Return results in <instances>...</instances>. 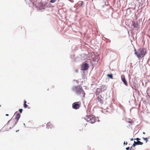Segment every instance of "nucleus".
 <instances>
[{
  "mask_svg": "<svg viewBox=\"0 0 150 150\" xmlns=\"http://www.w3.org/2000/svg\"><path fill=\"white\" fill-rule=\"evenodd\" d=\"M72 90L81 97L84 98L85 93L81 86L79 85L74 86L72 88Z\"/></svg>",
  "mask_w": 150,
  "mask_h": 150,
  "instance_id": "obj_1",
  "label": "nucleus"
},
{
  "mask_svg": "<svg viewBox=\"0 0 150 150\" xmlns=\"http://www.w3.org/2000/svg\"><path fill=\"white\" fill-rule=\"evenodd\" d=\"M136 50V49H135L134 54L139 59L144 57L146 52V50L144 48L139 49L137 51Z\"/></svg>",
  "mask_w": 150,
  "mask_h": 150,
  "instance_id": "obj_2",
  "label": "nucleus"
},
{
  "mask_svg": "<svg viewBox=\"0 0 150 150\" xmlns=\"http://www.w3.org/2000/svg\"><path fill=\"white\" fill-rule=\"evenodd\" d=\"M16 124L13 119H11L5 125V127L10 129L13 128Z\"/></svg>",
  "mask_w": 150,
  "mask_h": 150,
  "instance_id": "obj_3",
  "label": "nucleus"
},
{
  "mask_svg": "<svg viewBox=\"0 0 150 150\" xmlns=\"http://www.w3.org/2000/svg\"><path fill=\"white\" fill-rule=\"evenodd\" d=\"M86 120L90 123H93L96 122V118L93 115L87 116Z\"/></svg>",
  "mask_w": 150,
  "mask_h": 150,
  "instance_id": "obj_4",
  "label": "nucleus"
},
{
  "mask_svg": "<svg viewBox=\"0 0 150 150\" xmlns=\"http://www.w3.org/2000/svg\"><path fill=\"white\" fill-rule=\"evenodd\" d=\"M14 116H15V120H13L14 121L17 123L21 115L19 113L16 112L15 113Z\"/></svg>",
  "mask_w": 150,
  "mask_h": 150,
  "instance_id": "obj_5",
  "label": "nucleus"
},
{
  "mask_svg": "<svg viewBox=\"0 0 150 150\" xmlns=\"http://www.w3.org/2000/svg\"><path fill=\"white\" fill-rule=\"evenodd\" d=\"M79 102H76L72 104V108L75 109H79L80 107V105L78 104Z\"/></svg>",
  "mask_w": 150,
  "mask_h": 150,
  "instance_id": "obj_6",
  "label": "nucleus"
},
{
  "mask_svg": "<svg viewBox=\"0 0 150 150\" xmlns=\"http://www.w3.org/2000/svg\"><path fill=\"white\" fill-rule=\"evenodd\" d=\"M97 99L98 101L101 104L103 103V98L101 95L98 96L97 98Z\"/></svg>",
  "mask_w": 150,
  "mask_h": 150,
  "instance_id": "obj_7",
  "label": "nucleus"
},
{
  "mask_svg": "<svg viewBox=\"0 0 150 150\" xmlns=\"http://www.w3.org/2000/svg\"><path fill=\"white\" fill-rule=\"evenodd\" d=\"M121 79L122 81H123V82L124 83V84L126 86H127L128 84L127 83L125 79V76L124 75H122L121 76Z\"/></svg>",
  "mask_w": 150,
  "mask_h": 150,
  "instance_id": "obj_8",
  "label": "nucleus"
},
{
  "mask_svg": "<svg viewBox=\"0 0 150 150\" xmlns=\"http://www.w3.org/2000/svg\"><path fill=\"white\" fill-rule=\"evenodd\" d=\"M88 67V64L87 63L84 64L82 66V68L83 70H87Z\"/></svg>",
  "mask_w": 150,
  "mask_h": 150,
  "instance_id": "obj_9",
  "label": "nucleus"
},
{
  "mask_svg": "<svg viewBox=\"0 0 150 150\" xmlns=\"http://www.w3.org/2000/svg\"><path fill=\"white\" fill-rule=\"evenodd\" d=\"M133 24L132 25L134 27L138 28L139 27V25L137 22L135 23V22L133 23Z\"/></svg>",
  "mask_w": 150,
  "mask_h": 150,
  "instance_id": "obj_10",
  "label": "nucleus"
},
{
  "mask_svg": "<svg viewBox=\"0 0 150 150\" xmlns=\"http://www.w3.org/2000/svg\"><path fill=\"white\" fill-rule=\"evenodd\" d=\"M48 4L47 2H45V3H44L43 2L42 4V5L44 7V8H47L48 7Z\"/></svg>",
  "mask_w": 150,
  "mask_h": 150,
  "instance_id": "obj_11",
  "label": "nucleus"
},
{
  "mask_svg": "<svg viewBox=\"0 0 150 150\" xmlns=\"http://www.w3.org/2000/svg\"><path fill=\"white\" fill-rule=\"evenodd\" d=\"M100 88H98L97 89V90L96 91V96L99 95V94L100 93Z\"/></svg>",
  "mask_w": 150,
  "mask_h": 150,
  "instance_id": "obj_12",
  "label": "nucleus"
},
{
  "mask_svg": "<svg viewBox=\"0 0 150 150\" xmlns=\"http://www.w3.org/2000/svg\"><path fill=\"white\" fill-rule=\"evenodd\" d=\"M51 124L50 122H49L47 124L46 126L47 128H51Z\"/></svg>",
  "mask_w": 150,
  "mask_h": 150,
  "instance_id": "obj_13",
  "label": "nucleus"
},
{
  "mask_svg": "<svg viewBox=\"0 0 150 150\" xmlns=\"http://www.w3.org/2000/svg\"><path fill=\"white\" fill-rule=\"evenodd\" d=\"M26 100H25L24 101V107L25 108H26L28 106V105L26 104Z\"/></svg>",
  "mask_w": 150,
  "mask_h": 150,
  "instance_id": "obj_14",
  "label": "nucleus"
},
{
  "mask_svg": "<svg viewBox=\"0 0 150 150\" xmlns=\"http://www.w3.org/2000/svg\"><path fill=\"white\" fill-rule=\"evenodd\" d=\"M137 145H142L143 144V143L141 142H140V141H138L137 142Z\"/></svg>",
  "mask_w": 150,
  "mask_h": 150,
  "instance_id": "obj_15",
  "label": "nucleus"
},
{
  "mask_svg": "<svg viewBox=\"0 0 150 150\" xmlns=\"http://www.w3.org/2000/svg\"><path fill=\"white\" fill-rule=\"evenodd\" d=\"M127 122V123H132L133 122V121L132 119H130Z\"/></svg>",
  "mask_w": 150,
  "mask_h": 150,
  "instance_id": "obj_16",
  "label": "nucleus"
},
{
  "mask_svg": "<svg viewBox=\"0 0 150 150\" xmlns=\"http://www.w3.org/2000/svg\"><path fill=\"white\" fill-rule=\"evenodd\" d=\"M142 138L146 141V143H147L148 141V139L147 138L142 137Z\"/></svg>",
  "mask_w": 150,
  "mask_h": 150,
  "instance_id": "obj_17",
  "label": "nucleus"
},
{
  "mask_svg": "<svg viewBox=\"0 0 150 150\" xmlns=\"http://www.w3.org/2000/svg\"><path fill=\"white\" fill-rule=\"evenodd\" d=\"M107 76L109 77L110 78L112 79V75L111 74H108L107 75Z\"/></svg>",
  "mask_w": 150,
  "mask_h": 150,
  "instance_id": "obj_18",
  "label": "nucleus"
},
{
  "mask_svg": "<svg viewBox=\"0 0 150 150\" xmlns=\"http://www.w3.org/2000/svg\"><path fill=\"white\" fill-rule=\"evenodd\" d=\"M79 5H80V6H82L83 5V2L82 1H79Z\"/></svg>",
  "mask_w": 150,
  "mask_h": 150,
  "instance_id": "obj_19",
  "label": "nucleus"
},
{
  "mask_svg": "<svg viewBox=\"0 0 150 150\" xmlns=\"http://www.w3.org/2000/svg\"><path fill=\"white\" fill-rule=\"evenodd\" d=\"M23 109H19V111L21 113L23 111Z\"/></svg>",
  "mask_w": 150,
  "mask_h": 150,
  "instance_id": "obj_20",
  "label": "nucleus"
},
{
  "mask_svg": "<svg viewBox=\"0 0 150 150\" xmlns=\"http://www.w3.org/2000/svg\"><path fill=\"white\" fill-rule=\"evenodd\" d=\"M135 139H136L137 140V141H139V140H140V139L137 138L136 139H134V140H135Z\"/></svg>",
  "mask_w": 150,
  "mask_h": 150,
  "instance_id": "obj_21",
  "label": "nucleus"
},
{
  "mask_svg": "<svg viewBox=\"0 0 150 150\" xmlns=\"http://www.w3.org/2000/svg\"><path fill=\"white\" fill-rule=\"evenodd\" d=\"M55 1V0H51L50 1V2L51 3H54Z\"/></svg>",
  "mask_w": 150,
  "mask_h": 150,
  "instance_id": "obj_22",
  "label": "nucleus"
},
{
  "mask_svg": "<svg viewBox=\"0 0 150 150\" xmlns=\"http://www.w3.org/2000/svg\"><path fill=\"white\" fill-rule=\"evenodd\" d=\"M129 147H127L126 148V150H129Z\"/></svg>",
  "mask_w": 150,
  "mask_h": 150,
  "instance_id": "obj_23",
  "label": "nucleus"
},
{
  "mask_svg": "<svg viewBox=\"0 0 150 150\" xmlns=\"http://www.w3.org/2000/svg\"><path fill=\"white\" fill-rule=\"evenodd\" d=\"M137 142H135V141H134V144H135V145H137Z\"/></svg>",
  "mask_w": 150,
  "mask_h": 150,
  "instance_id": "obj_24",
  "label": "nucleus"
},
{
  "mask_svg": "<svg viewBox=\"0 0 150 150\" xmlns=\"http://www.w3.org/2000/svg\"><path fill=\"white\" fill-rule=\"evenodd\" d=\"M135 145H136L135 144H134H134H133V145H132V146H133V147H135Z\"/></svg>",
  "mask_w": 150,
  "mask_h": 150,
  "instance_id": "obj_25",
  "label": "nucleus"
},
{
  "mask_svg": "<svg viewBox=\"0 0 150 150\" xmlns=\"http://www.w3.org/2000/svg\"><path fill=\"white\" fill-rule=\"evenodd\" d=\"M130 140H131V141H133V138H131Z\"/></svg>",
  "mask_w": 150,
  "mask_h": 150,
  "instance_id": "obj_26",
  "label": "nucleus"
},
{
  "mask_svg": "<svg viewBox=\"0 0 150 150\" xmlns=\"http://www.w3.org/2000/svg\"><path fill=\"white\" fill-rule=\"evenodd\" d=\"M6 116H8V115L6 114Z\"/></svg>",
  "mask_w": 150,
  "mask_h": 150,
  "instance_id": "obj_27",
  "label": "nucleus"
},
{
  "mask_svg": "<svg viewBox=\"0 0 150 150\" xmlns=\"http://www.w3.org/2000/svg\"><path fill=\"white\" fill-rule=\"evenodd\" d=\"M127 142H126V143H125V144L126 145H127Z\"/></svg>",
  "mask_w": 150,
  "mask_h": 150,
  "instance_id": "obj_28",
  "label": "nucleus"
},
{
  "mask_svg": "<svg viewBox=\"0 0 150 150\" xmlns=\"http://www.w3.org/2000/svg\"><path fill=\"white\" fill-rule=\"evenodd\" d=\"M143 134H145V133L144 132H143Z\"/></svg>",
  "mask_w": 150,
  "mask_h": 150,
  "instance_id": "obj_29",
  "label": "nucleus"
},
{
  "mask_svg": "<svg viewBox=\"0 0 150 150\" xmlns=\"http://www.w3.org/2000/svg\"><path fill=\"white\" fill-rule=\"evenodd\" d=\"M76 72H77L78 71V70H76Z\"/></svg>",
  "mask_w": 150,
  "mask_h": 150,
  "instance_id": "obj_30",
  "label": "nucleus"
},
{
  "mask_svg": "<svg viewBox=\"0 0 150 150\" xmlns=\"http://www.w3.org/2000/svg\"><path fill=\"white\" fill-rule=\"evenodd\" d=\"M18 130H18L16 131V132H18Z\"/></svg>",
  "mask_w": 150,
  "mask_h": 150,
  "instance_id": "obj_31",
  "label": "nucleus"
},
{
  "mask_svg": "<svg viewBox=\"0 0 150 150\" xmlns=\"http://www.w3.org/2000/svg\"><path fill=\"white\" fill-rule=\"evenodd\" d=\"M125 144V142H124V144Z\"/></svg>",
  "mask_w": 150,
  "mask_h": 150,
  "instance_id": "obj_32",
  "label": "nucleus"
},
{
  "mask_svg": "<svg viewBox=\"0 0 150 150\" xmlns=\"http://www.w3.org/2000/svg\"><path fill=\"white\" fill-rule=\"evenodd\" d=\"M1 106V105H0V107Z\"/></svg>",
  "mask_w": 150,
  "mask_h": 150,
  "instance_id": "obj_33",
  "label": "nucleus"
},
{
  "mask_svg": "<svg viewBox=\"0 0 150 150\" xmlns=\"http://www.w3.org/2000/svg\"><path fill=\"white\" fill-rule=\"evenodd\" d=\"M56 0H55V1H56Z\"/></svg>",
  "mask_w": 150,
  "mask_h": 150,
  "instance_id": "obj_34",
  "label": "nucleus"
}]
</instances>
